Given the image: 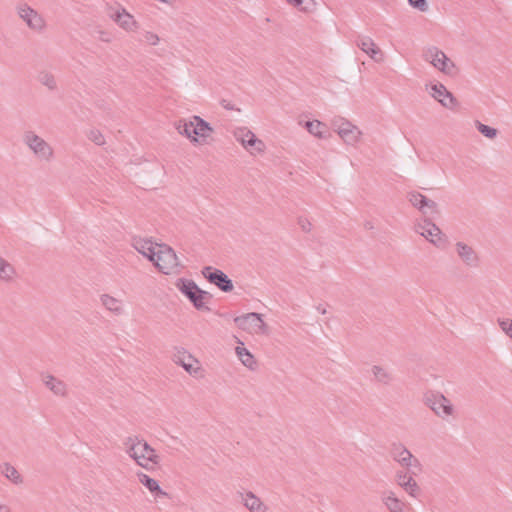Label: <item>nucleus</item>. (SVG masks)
Returning a JSON list of instances; mask_svg holds the SVG:
<instances>
[{"label": "nucleus", "mask_w": 512, "mask_h": 512, "mask_svg": "<svg viewBox=\"0 0 512 512\" xmlns=\"http://www.w3.org/2000/svg\"><path fill=\"white\" fill-rule=\"evenodd\" d=\"M126 454L141 468L153 471L160 464L156 450L142 437L129 436L124 442Z\"/></svg>", "instance_id": "obj_1"}, {"label": "nucleus", "mask_w": 512, "mask_h": 512, "mask_svg": "<svg viewBox=\"0 0 512 512\" xmlns=\"http://www.w3.org/2000/svg\"><path fill=\"white\" fill-rule=\"evenodd\" d=\"M175 128L180 135L185 136L192 144H205L214 132L211 125L198 115H193L188 120H179L175 124Z\"/></svg>", "instance_id": "obj_2"}, {"label": "nucleus", "mask_w": 512, "mask_h": 512, "mask_svg": "<svg viewBox=\"0 0 512 512\" xmlns=\"http://www.w3.org/2000/svg\"><path fill=\"white\" fill-rule=\"evenodd\" d=\"M424 405L439 419L449 421L457 415L453 401L438 390H427L423 395Z\"/></svg>", "instance_id": "obj_3"}, {"label": "nucleus", "mask_w": 512, "mask_h": 512, "mask_svg": "<svg viewBox=\"0 0 512 512\" xmlns=\"http://www.w3.org/2000/svg\"><path fill=\"white\" fill-rule=\"evenodd\" d=\"M414 230L416 234L436 249H446L449 245L447 234L430 218L417 220Z\"/></svg>", "instance_id": "obj_4"}, {"label": "nucleus", "mask_w": 512, "mask_h": 512, "mask_svg": "<svg viewBox=\"0 0 512 512\" xmlns=\"http://www.w3.org/2000/svg\"><path fill=\"white\" fill-rule=\"evenodd\" d=\"M156 269L165 275H178L183 270L174 249L167 244H160L155 253L154 261H151Z\"/></svg>", "instance_id": "obj_5"}, {"label": "nucleus", "mask_w": 512, "mask_h": 512, "mask_svg": "<svg viewBox=\"0 0 512 512\" xmlns=\"http://www.w3.org/2000/svg\"><path fill=\"white\" fill-rule=\"evenodd\" d=\"M22 140L38 161L49 163L54 159L53 147L34 131H25Z\"/></svg>", "instance_id": "obj_6"}, {"label": "nucleus", "mask_w": 512, "mask_h": 512, "mask_svg": "<svg viewBox=\"0 0 512 512\" xmlns=\"http://www.w3.org/2000/svg\"><path fill=\"white\" fill-rule=\"evenodd\" d=\"M175 286L190 300L197 310H208L206 302L211 299V294L207 291L201 290L193 280L179 278L177 279Z\"/></svg>", "instance_id": "obj_7"}, {"label": "nucleus", "mask_w": 512, "mask_h": 512, "mask_svg": "<svg viewBox=\"0 0 512 512\" xmlns=\"http://www.w3.org/2000/svg\"><path fill=\"white\" fill-rule=\"evenodd\" d=\"M232 135L235 140L251 155L258 156L264 154L266 150L265 143L246 126H237L232 129Z\"/></svg>", "instance_id": "obj_8"}, {"label": "nucleus", "mask_w": 512, "mask_h": 512, "mask_svg": "<svg viewBox=\"0 0 512 512\" xmlns=\"http://www.w3.org/2000/svg\"><path fill=\"white\" fill-rule=\"evenodd\" d=\"M333 128L339 139L349 146L358 145L364 137L362 129L346 118H338L333 121Z\"/></svg>", "instance_id": "obj_9"}, {"label": "nucleus", "mask_w": 512, "mask_h": 512, "mask_svg": "<svg viewBox=\"0 0 512 512\" xmlns=\"http://www.w3.org/2000/svg\"><path fill=\"white\" fill-rule=\"evenodd\" d=\"M425 58L433 68L445 76L455 77L459 73L455 62L437 47H429L426 50Z\"/></svg>", "instance_id": "obj_10"}, {"label": "nucleus", "mask_w": 512, "mask_h": 512, "mask_svg": "<svg viewBox=\"0 0 512 512\" xmlns=\"http://www.w3.org/2000/svg\"><path fill=\"white\" fill-rule=\"evenodd\" d=\"M172 361L193 377L203 376V368L200 361L183 347L174 348Z\"/></svg>", "instance_id": "obj_11"}, {"label": "nucleus", "mask_w": 512, "mask_h": 512, "mask_svg": "<svg viewBox=\"0 0 512 512\" xmlns=\"http://www.w3.org/2000/svg\"><path fill=\"white\" fill-rule=\"evenodd\" d=\"M426 91L429 96L446 109H455L459 102L448 88L439 81H431L426 84Z\"/></svg>", "instance_id": "obj_12"}, {"label": "nucleus", "mask_w": 512, "mask_h": 512, "mask_svg": "<svg viewBox=\"0 0 512 512\" xmlns=\"http://www.w3.org/2000/svg\"><path fill=\"white\" fill-rule=\"evenodd\" d=\"M234 323L242 329L252 335H263L267 332V327L262 319V316L258 313H247L234 318Z\"/></svg>", "instance_id": "obj_13"}, {"label": "nucleus", "mask_w": 512, "mask_h": 512, "mask_svg": "<svg viewBox=\"0 0 512 512\" xmlns=\"http://www.w3.org/2000/svg\"><path fill=\"white\" fill-rule=\"evenodd\" d=\"M408 203L422 214L436 212L438 204L431 198L417 190L410 191L407 194Z\"/></svg>", "instance_id": "obj_14"}, {"label": "nucleus", "mask_w": 512, "mask_h": 512, "mask_svg": "<svg viewBox=\"0 0 512 512\" xmlns=\"http://www.w3.org/2000/svg\"><path fill=\"white\" fill-rule=\"evenodd\" d=\"M392 458L405 469L420 467L419 459L403 444H395L392 447Z\"/></svg>", "instance_id": "obj_15"}, {"label": "nucleus", "mask_w": 512, "mask_h": 512, "mask_svg": "<svg viewBox=\"0 0 512 512\" xmlns=\"http://www.w3.org/2000/svg\"><path fill=\"white\" fill-rule=\"evenodd\" d=\"M202 275L223 292H230L234 288L232 280L219 269L206 266L202 269Z\"/></svg>", "instance_id": "obj_16"}, {"label": "nucleus", "mask_w": 512, "mask_h": 512, "mask_svg": "<svg viewBox=\"0 0 512 512\" xmlns=\"http://www.w3.org/2000/svg\"><path fill=\"white\" fill-rule=\"evenodd\" d=\"M396 484L410 497L417 499L422 495V489L417 480L406 472H398Z\"/></svg>", "instance_id": "obj_17"}, {"label": "nucleus", "mask_w": 512, "mask_h": 512, "mask_svg": "<svg viewBox=\"0 0 512 512\" xmlns=\"http://www.w3.org/2000/svg\"><path fill=\"white\" fill-rule=\"evenodd\" d=\"M358 46L367 54L371 59L381 62L384 59V53L378 43L371 37L370 34H362L358 39Z\"/></svg>", "instance_id": "obj_18"}, {"label": "nucleus", "mask_w": 512, "mask_h": 512, "mask_svg": "<svg viewBox=\"0 0 512 512\" xmlns=\"http://www.w3.org/2000/svg\"><path fill=\"white\" fill-rule=\"evenodd\" d=\"M297 124L307 130V132L318 140H323L328 137V128L325 123L318 119L304 120L298 118Z\"/></svg>", "instance_id": "obj_19"}, {"label": "nucleus", "mask_w": 512, "mask_h": 512, "mask_svg": "<svg viewBox=\"0 0 512 512\" xmlns=\"http://www.w3.org/2000/svg\"><path fill=\"white\" fill-rule=\"evenodd\" d=\"M131 245L151 262L154 261L155 253L160 244L153 242L151 239L135 237L132 239Z\"/></svg>", "instance_id": "obj_20"}, {"label": "nucleus", "mask_w": 512, "mask_h": 512, "mask_svg": "<svg viewBox=\"0 0 512 512\" xmlns=\"http://www.w3.org/2000/svg\"><path fill=\"white\" fill-rule=\"evenodd\" d=\"M99 299L103 308L110 314L114 316H122L125 314V304L123 300L108 293L101 294Z\"/></svg>", "instance_id": "obj_21"}, {"label": "nucleus", "mask_w": 512, "mask_h": 512, "mask_svg": "<svg viewBox=\"0 0 512 512\" xmlns=\"http://www.w3.org/2000/svg\"><path fill=\"white\" fill-rule=\"evenodd\" d=\"M237 497L250 512H266V506L253 492L238 491Z\"/></svg>", "instance_id": "obj_22"}, {"label": "nucleus", "mask_w": 512, "mask_h": 512, "mask_svg": "<svg viewBox=\"0 0 512 512\" xmlns=\"http://www.w3.org/2000/svg\"><path fill=\"white\" fill-rule=\"evenodd\" d=\"M381 500L389 512H408L404 501L392 490L385 491Z\"/></svg>", "instance_id": "obj_23"}, {"label": "nucleus", "mask_w": 512, "mask_h": 512, "mask_svg": "<svg viewBox=\"0 0 512 512\" xmlns=\"http://www.w3.org/2000/svg\"><path fill=\"white\" fill-rule=\"evenodd\" d=\"M42 382L55 396L66 397L68 395V386L63 380L51 374H45L42 376Z\"/></svg>", "instance_id": "obj_24"}, {"label": "nucleus", "mask_w": 512, "mask_h": 512, "mask_svg": "<svg viewBox=\"0 0 512 512\" xmlns=\"http://www.w3.org/2000/svg\"><path fill=\"white\" fill-rule=\"evenodd\" d=\"M19 16L26 21L28 28L31 30H41L45 27L42 17L27 6L19 8Z\"/></svg>", "instance_id": "obj_25"}, {"label": "nucleus", "mask_w": 512, "mask_h": 512, "mask_svg": "<svg viewBox=\"0 0 512 512\" xmlns=\"http://www.w3.org/2000/svg\"><path fill=\"white\" fill-rule=\"evenodd\" d=\"M455 252L457 256L467 265L474 266L478 262V256L475 250L463 241L455 244Z\"/></svg>", "instance_id": "obj_26"}, {"label": "nucleus", "mask_w": 512, "mask_h": 512, "mask_svg": "<svg viewBox=\"0 0 512 512\" xmlns=\"http://www.w3.org/2000/svg\"><path fill=\"white\" fill-rule=\"evenodd\" d=\"M138 481L155 497H166L167 493L162 490L157 480L151 478L149 475L138 472L136 473Z\"/></svg>", "instance_id": "obj_27"}, {"label": "nucleus", "mask_w": 512, "mask_h": 512, "mask_svg": "<svg viewBox=\"0 0 512 512\" xmlns=\"http://www.w3.org/2000/svg\"><path fill=\"white\" fill-rule=\"evenodd\" d=\"M370 372L373 379L378 383L387 385L393 380L392 372L382 365H373Z\"/></svg>", "instance_id": "obj_28"}, {"label": "nucleus", "mask_w": 512, "mask_h": 512, "mask_svg": "<svg viewBox=\"0 0 512 512\" xmlns=\"http://www.w3.org/2000/svg\"><path fill=\"white\" fill-rule=\"evenodd\" d=\"M235 352L241 363L249 370H255L257 368V362L254 356L245 347L237 346Z\"/></svg>", "instance_id": "obj_29"}, {"label": "nucleus", "mask_w": 512, "mask_h": 512, "mask_svg": "<svg viewBox=\"0 0 512 512\" xmlns=\"http://www.w3.org/2000/svg\"><path fill=\"white\" fill-rule=\"evenodd\" d=\"M1 473L14 484H20L23 481L18 470L9 463H4L1 466Z\"/></svg>", "instance_id": "obj_30"}, {"label": "nucleus", "mask_w": 512, "mask_h": 512, "mask_svg": "<svg viewBox=\"0 0 512 512\" xmlns=\"http://www.w3.org/2000/svg\"><path fill=\"white\" fill-rule=\"evenodd\" d=\"M115 21L120 25L122 29H133L135 28V21L132 15L126 11L118 12L115 15Z\"/></svg>", "instance_id": "obj_31"}, {"label": "nucleus", "mask_w": 512, "mask_h": 512, "mask_svg": "<svg viewBox=\"0 0 512 512\" xmlns=\"http://www.w3.org/2000/svg\"><path fill=\"white\" fill-rule=\"evenodd\" d=\"M14 276V267L5 259L0 257V279L4 281H10L14 278Z\"/></svg>", "instance_id": "obj_32"}, {"label": "nucleus", "mask_w": 512, "mask_h": 512, "mask_svg": "<svg viewBox=\"0 0 512 512\" xmlns=\"http://www.w3.org/2000/svg\"><path fill=\"white\" fill-rule=\"evenodd\" d=\"M38 81L49 90L53 91L57 88V82L53 74L47 71H42L38 74Z\"/></svg>", "instance_id": "obj_33"}, {"label": "nucleus", "mask_w": 512, "mask_h": 512, "mask_svg": "<svg viewBox=\"0 0 512 512\" xmlns=\"http://www.w3.org/2000/svg\"><path fill=\"white\" fill-rule=\"evenodd\" d=\"M475 127L485 138L494 140L498 135V130L492 126L476 121Z\"/></svg>", "instance_id": "obj_34"}, {"label": "nucleus", "mask_w": 512, "mask_h": 512, "mask_svg": "<svg viewBox=\"0 0 512 512\" xmlns=\"http://www.w3.org/2000/svg\"><path fill=\"white\" fill-rule=\"evenodd\" d=\"M290 5L299 11L310 12L316 6L315 0H290Z\"/></svg>", "instance_id": "obj_35"}, {"label": "nucleus", "mask_w": 512, "mask_h": 512, "mask_svg": "<svg viewBox=\"0 0 512 512\" xmlns=\"http://www.w3.org/2000/svg\"><path fill=\"white\" fill-rule=\"evenodd\" d=\"M296 225L305 234L311 233L314 227L312 220L307 216H299Z\"/></svg>", "instance_id": "obj_36"}, {"label": "nucleus", "mask_w": 512, "mask_h": 512, "mask_svg": "<svg viewBox=\"0 0 512 512\" xmlns=\"http://www.w3.org/2000/svg\"><path fill=\"white\" fill-rule=\"evenodd\" d=\"M497 323L501 331L510 339H512V318L500 317L497 319Z\"/></svg>", "instance_id": "obj_37"}, {"label": "nucleus", "mask_w": 512, "mask_h": 512, "mask_svg": "<svg viewBox=\"0 0 512 512\" xmlns=\"http://www.w3.org/2000/svg\"><path fill=\"white\" fill-rule=\"evenodd\" d=\"M87 137L90 141L95 143L98 146H102L105 144V138L100 130L98 129H91L89 130Z\"/></svg>", "instance_id": "obj_38"}, {"label": "nucleus", "mask_w": 512, "mask_h": 512, "mask_svg": "<svg viewBox=\"0 0 512 512\" xmlns=\"http://www.w3.org/2000/svg\"><path fill=\"white\" fill-rule=\"evenodd\" d=\"M409 5L416 11L425 13L429 10L428 0H407Z\"/></svg>", "instance_id": "obj_39"}, {"label": "nucleus", "mask_w": 512, "mask_h": 512, "mask_svg": "<svg viewBox=\"0 0 512 512\" xmlns=\"http://www.w3.org/2000/svg\"><path fill=\"white\" fill-rule=\"evenodd\" d=\"M147 42L150 45H156L159 42L158 34H147Z\"/></svg>", "instance_id": "obj_40"}, {"label": "nucleus", "mask_w": 512, "mask_h": 512, "mask_svg": "<svg viewBox=\"0 0 512 512\" xmlns=\"http://www.w3.org/2000/svg\"><path fill=\"white\" fill-rule=\"evenodd\" d=\"M0 512H11V508L3 503H0Z\"/></svg>", "instance_id": "obj_41"}, {"label": "nucleus", "mask_w": 512, "mask_h": 512, "mask_svg": "<svg viewBox=\"0 0 512 512\" xmlns=\"http://www.w3.org/2000/svg\"><path fill=\"white\" fill-rule=\"evenodd\" d=\"M225 109H232V108L230 107V104H227V106H225Z\"/></svg>", "instance_id": "obj_42"}, {"label": "nucleus", "mask_w": 512, "mask_h": 512, "mask_svg": "<svg viewBox=\"0 0 512 512\" xmlns=\"http://www.w3.org/2000/svg\"><path fill=\"white\" fill-rule=\"evenodd\" d=\"M225 109H232V108L230 107V104H227V106H225Z\"/></svg>", "instance_id": "obj_43"}]
</instances>
